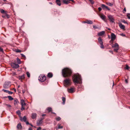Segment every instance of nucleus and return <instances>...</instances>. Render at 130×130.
Masks as SVG:
<instances>
[{"mask_svg":"<svg viewBox=\"0 0 130 130\" xmlns=\"http://www.w3.org/2000/svg\"><path fill=\"white\" fill-rule=\"evenodd\" d=\"M72 73V70L68 68H66L62 70V75L64 77L70 76L71 75Z\"/></svg>","mask_w":130,"mask_h":130,"instance_id":"nucleus-1","label":"nucleus"},{"mask_svg":"<svg viewBox=\"0 0 130 130\" xmlns=\"http://www.w3.org/2000/svg\"><path fill=\"white\" fill-rule=\"evenodd\" d=\"M73 80L75 84H80L82 80L80 75L78 73L74 74L73 77Z\"/></svg>","mask_w":130,"mask_h":130,"instance_id":"nucleus-2","label":"nucleus"},{"mask_svg":"<svg viewBox=\"0 0 130 130\" xmlns=\"http://www.w3.org/2000/svg\"><path fill=\"white\" fill-rule=\"evenodd\" d=\"M71 80L69 78L66 79L64 80V83L66 87H67L71 85Z\"/></svg>","mask_w":130,"mask_h":130,"instance_id":"nucleus-3","label":"nucleus"},{"mask_svg":"<svg viewBox=\"0 0 130 130\" xmlns=\"http://www.w3.org/2000/svg\"><path fill=\"white\" fill-rule=\"evenodd\" d=\"M46 78L45 76L43 75H40L39 76V80L41 82H43L46 80Z\"/></svg>","mask_w":130,"mask_h":130,"instance_id":"nucleus-4","label":"nucleus"},{"mask_svg":"<svg viewBox=\"0 0 130 130\" xmlns=\"http://www.w3.org/2000/svg\"><path fill=\"white\" fill-rule=\"evenodd\" d=\"M11 86V83L10 82H6L4 84L3 87L7 89L9 87Z\"/></svg>","mask_w":130,"mask_h":130,"instance_id":"nucleus-5","label":"nucleus"},{"mask_svg":"<svg viewBox=\"0 0 130 130\" xmlns=\"http://www.w3.org/2000/svg\"><path fill=\"white\" fill-rule=\"evenodd\" d=\"M108 17L110 22L113 23L114 22V19L113 16L109 15H108Z\"/></svg>","mask_w":130,"mask_h":130,"instance_id":"nucleus-6","label":"nucleus"},{"mask_svg":"<svg viewBox=\"0 0 130 130\" xmlns=\"http://www.w3.org/2000/svg\"><path fill=\"white\" fill-rule=\"evenodd\" d=\"M11 65L12 67L14 68H17L19 67V66L18 64L14 63H11Z\"/></svg>","mask_w":130,"mask_h":130,"instance_id":"nucleus-7","label":"nucleus"},{"mask_svg":"<svg viewBox=\"0 0 130 130\" xmlns=\"http://www.w3.org/2000/svg\"><path fill=\"white\" fill-rule=\"evenodd\" d=\"M43 118H41L40 120H39L37 121V124L38 126H39L42 123V120L43 119Z\"/></svg>","mask_w":130,"mask_h":130,"instance_id":"nucleus-8","label":"nucleus"},{"mask_svg":"<svg viewBox=\"0 0 130 130\" xmlns=\"http://www.w3.org/2000/svg\"><path fill=\"white\" fill-rule=\"evenodd\" d=\"M101 7L103 9H107L108 10H110V9L107 6H106L105 5L102 4L101 5Z\"/></svg>","mask_w":130,"mask_h":130,"instance_id":"nucleus-9","label":"nucleus"},{"mask_svg":"<svg viewBox=\"0 0 130 130\" xmlns=\"http://www.w3.org/2000/svg\"><path fill=\"white\" fill-rule=\"evenodd\" d=\"M37 116V114L35 113H33L31 114V117L33 119H36Z\"/></svg>","mask_w":130,"mask_h":130,"instance_id":"nucleus-10","label":"nucleus"},{"mask_svg":"<svg viewBox=\"0 0 130 130\" xmlns=\"http://www.w3.org/2000/svg\"><path fill=\"white\" fill-rule=\"evenodd\" d=\"M74 88H71L70 89H68V91L70 93H72L74 92Z\"/></svg>","mask_w":130,"mask_h":130,"instance_id":"nucleus-11","label":"nucleus"},{"mask_svg":"<svg viewBox=\"0 0 130 130\" xmlns=\"http://www.w3.org/2000/svg\"><path fill=\"white\" fill-rule=\"evenodd\" d=\"M83 23H87L89 24H92L93 23L92 22L91 20H87L85 21H84Z\"/></svg>","mask_w":130,"mask_h":130,"instance_id":"nucleus-12","label":"nucleus"},{"mask_svg":"<svg viewBox=\"0 0 130 130\" xmlns=\"http://www.w3.org/2000/svg\"><path fill=\"white\" fill-rule=\"evenodd\" d=\"M118 24L119 27L121 29H125V27L121 23H119Z\"/></svg>","mask_w":130,"mask_h":130,"instance_id":"nucleus-13","label":"nucleus"},{"mask_svg":"<svg viewBox=\"0 0 130 130\" xmlns=\"http://www.w3.org/2000/svg\"><path fill=\"white\" fill-rule=\"evenodd\" d=\"M111 39H112V40H114L116 38V35L113 33H112L111 34Z\"/></svg>","mask_w":130,"mask_h":130,"instance_id":"nucleus-14","label":"nucleus"},{"mask_svg":"<svg viewBox=\"0 0 130 130\" xmlns=\"http://www.w3.org/2000/svg\"><path fill=\"white\" fill-rule=\"evenodd\" d=\"M100 17L101 19L105 22H106V17L105 15H102L100 16Z\"/></svg>","mask_w":130,"mask_h":130,"instance_id":"nucleus-15","label":"nucleus"},{"mask_svg":"<svg viewBox=\"0 0 130 130\" xmlns=\"http://www.w3.org/2000/svg\"><path fill=\"white\" fill-rule=\"evenodd\" d=\"M26 118L25 116H24L23 118L20 117V120L21 121H23L25 122H26Z\"/></svg>","mask_w":130,"mask_h":130,"instance_id":"nucleus-16","label":"nucleus"},{"mask_svg":"<svg viewBox=\"0 0 130 130\" xmlns=\"http://www.w3.org/2000/svg\"><path fill=\"white\" fill-rule=\"evenodd\" d=\"M105 32L104 31H101V32H99L98 34V36H102L103 35H104V34H105Z\"/></svg>","mask_w":130,"mask_h":130,"instance_id":"nucleus-17","label":"nucleus"},{"mask_svg":"<svg viewBox=\"0 0 130 130\" xmlns=\"http://www.w3.org/2000/svg\"><path fill=\"white\" fill-rule=\"evenodd\" d=\"M22 126L21 125V123H19L17 126V128L18 129H22Z\"/></svg>","mask_w":130,"mask_h":130,"instance_id":"nucleus-18","label":"nucleus"},{"mask_svg":"<svg viewBox=\"0 0 130 130\" xmlns=\"http://www.w3.org/2000/svg\"><path fill=\"white\" fill-rule=\"evenodd\" d=\"M21 103L22 106H24L26 104V103L24 101L23 99L21 100Z\"/></svg>","mask_w":130,"mask_h":130,"instance_id":"nucleus-19","label":"nucleus"},{"mask_svg":"<svg viewBox=\"0 0 130 130\" xmlns=\"http://www.w3.org/2000/svg\"><path fill=\"white\" fill-rule=\"evenodd\" d=\"M2 17L3 18H5L6 17H7V18H9L10 17L9 15H8L6 13H5V14L4 15H3Z\"/></svg>","mask_w":130,"mask_h":130,"instance_id":"nucleus-20","label":"nucleus"},{"mask_svg":"<svg viewBox=\"0 0 130 130\" xmlns=\"http://www.w3.org/2000/svg\"><path fill=\"white\" fill-rule=\"evenodd\" d=\"M112 47H119V45L117 43H116L115 44H112L111 45Z\"/></svg>","mask_w":130,"mask_h":130,"instance_id":"nucleus-21","label":"nucleus"},{"mask_svg":"<svg viewBox=\"0 0 130 130\" xmlns=\"http://www.w3.org/2000/svg\"><path fill=\"white\" fill-rule=\"evenodd\" d=\"M98 40L99 43L100 44H103V42L102 40L101 39V37H99L98 39Z\"/></svg>","mask_w":130,"mask_h":130,"instance_id":"nucleus-22","label":"nucleus"},{"mask_svg":"<svg viewBox=\"0 0 130 130\" xmlns=\"http://www.w3.org/2000/svg\"><path fill=\"white\" fill-rule=\"evenodd\" d=\"M25 78L24 75H23L22 76H19L18 77V78L19 80H22Z\"/></svg>","mask_w":130,"mask_h":130,"instance_id":"nucleus-23","label":"nucleus"},{"mask_svg":"<svg viewBox=\"0 0 130 130\" xmlns=\"http://www.w3.org/2000/svg\"><path fill=\"white\" fill-rule=\"evenodd\" d=\"M53 76L52 74L51 73H49L48 74L47 76L50 78H51Z\"/></svg>","mask_w":130,"mask_h":130,"instance_id":"nucleus-24","label":"nucleus"},{"mask_svg":"<svg viewBox=\"0 0 130 130\" xmlns=\"http://www.w3.org/2000/svg\"><path fill=\"white\" fill-rule=\"evenodd\" d=\"M56 3L59 6L61 5V3L59 0H56Z\"/></svg>","mask_w":130,"mask_h":130,"instance_id":"nucleus-25","label":"nucleus"},{"mask_svg":"<svg viewBox=\"0 0 130 130\" xmlns=\"http://www.w3.org/2000/svg\"><path fill=\"white\" fill-rule=\"evenodd\" d=\"M5 98H8L9 100L10 101H11L13 100V98H12L11 96H8L7 97H6Z\"/></svg>","mask_w":130,"mask_h":130,"instance_id":"nucleus-26","label":"nucleus"},{"mask_svg":"<svg viewBox=\"0 0 130 130\" xmlns=\"http://www.w3.org/2000/svg\"><path fill=\"white\" fill-rule=\"evenodd\" d=\"M63 2L64 3L66 4H68L69 3V1L68 0H63Z\"/></svg>","mask_w":130,"mask_h":130,"instance_id":"nucleus-27","label":"nucleus"},{"mask_svg":"<svg viewBox=\"0 0 130 130\" xmlns=\"http://www.w3.org/2000/svg\"><path fill=\"white\" fill-rule=\"evenodd\" d=\"M0 11L2 13L5 14V13L7 12L6 11H5L4 10L2 9H0Z\"/></svg>","mask_w":130,"mask_h":130,"instance_id":"nucleus-28","label":"nucleus"},{"mask_svg":"<svg viewBox=\"0 0 130 130\" xmlns=\"http://www.w3.org/2000/svg\"><path fill=\"white\" fill-rule=\"evenodd\" d=\"M62 100L63 101L62 103L63 104H65V102L66 101L65 98L64 97H62Z\"/></svg>","mask_w":130,"mask_h":130,"instance_id":"nucleus-29","label":"nucleus"},{"mask_svg":"<svg viewBox=\"0 0 130 130\" xmlns=\"http://www.w3.org/2000/svg\"><path fill=\"white\" fill-rule=\"evenodd\" d=\"M106 4L110 6H111L113 5V4L107 2L106 3Z\"/></svg>","mask_w":130,"mask_h":130,"instance_id":"nucleus-30","label":"nucleus"},{"mask_svg":"<svg viewBox=\"0 0 130 130\" xmlns=\"http://www.w3.org/2000/svg\"><path fill=\"white\" fill-rule=\"evenodd\" d=\"M48 110V112H51L52 111V108H51L50 107H48L47 108V109Z\"/></svg>","mask_w":130,"mask_h":130,"instance_id":"nucleus-31","label":"nucleus"},{"mask_svg":"<svg viewBox=\"0 0 130 130\" xmlns=\"http://www.w3.org/2000/svg\"><path fill=\"white\" fill-rule=\"evenodd\" d=\"M119 47H117L116 48H114V50L116 52H117L118 50H119Z\"/></svg>","mask_w":130,"mask_h":130,"instance_id":"nucleus-32","label":"nucleus"},{"mask_svg":"<svg viewBox=\"0 0 130 130\" xmlns=\"http://www.w3.org/2000/svg\"><path fill=\"white\" fill-rule=\"evenodd\" d=\"M58 126L57 128L58 129H61L62 128H63V126H60V124H58Z\"/></svg>","mask_w":130,"mask_h":130,"instance_id":"nucleus-33","label":"nucleus"},{"mask_svg":"<svg viewBox=\"0 0 130 130\" xmlns=\"http://www.w3.org/2000/svg\"><path fill=\"white\" fill-rule=\"evenodd\" d=\"M17 61L18 63L19 64H20L21 63V61H20V60L18 58H17Z\"/></svg>","mask_w":130,"mask_h":130,"instance_id":"nucleus-34","label":"nucleus"},{"mask_svg":"<svg viewBox=\"0 0 130 130\" xmlns=\"http://www.w3.org/2000/svg\"><path fill=\"white\" fill-rule=\"evenodd\" d=\"M18 102L17 99L15 100L14 101V104L15 105H16Z\"/></svg>","mask_w":130,"mask_h":130,"instance_id":"nucleus-35","label":"nucleus"},{"mask_svg":"<svg viewBox=\"0 0 130 130\" xmlns=\"http://www.w3.org/2000/svg\"><path fill=\"white\" fill-rule=\"evenodd\" d=\"M61 119V118L60 117H57L56 118V119L57 121H59Z\"/></svg>","mask_w":130,"mask_h":130,"instance_id":"nucleus-36","label":"nucleus"},{"mask_svg":"<svg viewBox=\"0 0 130 130\" xmlns=\"http://www.w3.org/2000/svg\"><path fill=\"white\" fill-rule=\"evenodd\" d=\"M127 17L128 18L130 19V14L129 13H128L127 14Z\"/></svg>","mask_w":130,"mask_h":130,"instance_id":"nucleus-37","label":"nucleus"},{"mask_svg":"<svg viewBox=\"0 0 130 130\" xmlns=\"http://www.w3.org/2000/svg\"><path fill=\"white\" fill-rule=\"evenodd\" d=\"M90 2L91 3V4H93L94 2V1H93L92 0H89Z\"/></svg>","mask_w":130,"mask_h":130,"instance_id":"nucleus-38","label":"nucleus"},{"mask_svg":"<svg viewBox=\"0 0 130 130\" xmlns=\"http://www.w3.org/2000/svg\"><path fill=\"white\" fill-rule=\"evenodd\" d=\"M100 44V47L102 48H104V46L103 45V44Z\"/></svg>","mask_w":130,"mask_h":130,"instance_id":"nucleus-39","label":"nucleus"},{"mask_svg":"<svg viewBox=\"0 0 130 130\" xmlns=\"http://www.w3.org/2000/svg\"><path fill=\"white\" fill-rule=\"evenodd\" d=\"M26 74L28 77H30V74L28 72H27Z\"/></svg>","mask_w":130,"mask_h":130,"instance_id":"nucleus-40","label":"nucleus"},{"mask_svg":"<svg viewBox=\"0 0 130 130\" xmlns=\"http://www.w3.org/2000/svg\"><path fill=\"white\" fill-rule=\"evenodd\" d=\"M16 52L17 53H20L21 52V50L18 49L16 50Z\"/></svg>","mask_w":130,"mask_h":130,"instance_id":"nucleus-41","label":"nucleus"},{"mask_svg":"<svg viewBox=\"0 0 130 130\" xmlns=\"http://www.w3.org/2000/svg\"><path fill=\"white\" fill-rule=\"evenodd\" d=\"M125 68L127 69H128L130 68V67L127 65H126Z\"/></svg>","mask_w":130,"mask_h":130,"instance_id":"nucleus-42","label":"nucleus"},{"mask_svg":"<svg viewBox=\"0 0 130 130\" xmlns=\"http://www.w3.org/2000/svg\"><path fill=\"white\" fill-rule=\"evenodd\" d=\"M3 91L4 92H6L7 93H8V92L9 91L8 90L5 89H3Z\"/></svg>","mask_w":130,"mask_h":130,"instance_id":"nucleus-43","label":"nucleus"},{"mask_svg":"<svg viewBox=\"0 0 130 130\" xmlns=\"http://www.w3.org/2000/svg\"><path fill=\"white\" fill-rule=\"evenodd\" d=\"M17 113H18L19 115H20L21 114L20 111V110H18L16 112Z\"/></svg>","mask_w":130,"mask_h":130,"instance_id":"nucleus-44","label":"nucleus"},{"mask_svg":"<svg viewBox=\"0 0 130 130\" xmlns=\"http://www.w3.org/2000/svg\"><path fill=\"white\" fill-rule=\"evenodd\" d=\"M113 41L114 40H112V39H111V40L109 41V43L112 44L113 43Z\"/></svg>","mask_w":130,"mask_h":130,"instance_id":"nucleus-45","label":"nucleus"},{"mask_svg":"<svg viewBox=\"0 0 130 130\" xmlns=\"http://www.w3.org/2000/svg\"><path fill=\"white\" fill-rule=\"evenodd\" d=\"M121 21L124 23H127L124 20H123Z\"/></svg>","mask_w":130,"mask_h":130,"instance_id":"nucleus-46","label":"nucleus"},{"mask_svg":"<svg viewBox=\"0 0 130 130\" xmlns=\"http://www.w3.org/2000/svg\"><path fill=\"white\" fill-rule=\"evenodd\" d=\"M21 55L22 56V57H23L25 58H26L25 56V55H24L23 54H21Z\"/></svg>","mask_w":130,"mask_h":130,"instance_id":"nucleus-47","label":"nucleus"},{"mask_svg":"<svg viewBox=\"0 0 130 130\" xmlns=\"http://www.w3.org/2000/svg\"><path fill=\"white\" fill-rule=\"evenodd\" d=\"M0 52H4V51H3V50L2 48L0 46Z\"/></svg>","mask_w":130,"mask_h":130,"instance_id":"nucleus-48","label":"nucleus"},{"mask_svg":"<svg viewBox=\"0 0 130 130\" xmlns=\"http://www.w3.org/2000/svg\"><path fill=\"white\" fill-rule=\"evenodd\" d=\"M8 93L10 94H12L13 93V92H12L9 91Z\"/></svg>","mask_w":130,"mask_h":130,"instance_id":"nucleus-49","label":"nucleus"},{"mask_svg":"<svg viewBox=\"0 0 130 130\" xmlns=\"http://www.w3.org/2000/svg\"><path fill=\"white\" fill-rule=\"evenodd\" d=\"M25 109V108L23 107V106H22L21 108V110H23Z\"/></svg>","mask_w":130,"mask_h":130,"instance_id":"nucleus-50","label":"nucleus"},{"mask_svg":"<svg viewBox=\"0 0 130 130\" xmlns=\"http://www.w3.org/2000/svg\"><path fill=\"white\" fill-rule=\"evenodd\" d=\"M6 105L8 107H10L11 106L9 104H6Z\"/></svg>","mask_w":130,"mask_h":130,"instance_id":"nucleus-51","label":"nucleus"},{"mask_svg":"<svg viewBox=\"0 0 130 130\" xmlns=\"http://www.w3.org/2000/svg\"><path fill=\"white\" fill-rule=\"evenodd\" d=\"M120 35L122 36H125V35L123 33L121 34H120Z\"/></svg>","mask_w":130,"mask_h":130,"instance_id":"nucleus-52","label":"nucleus"},{"mask_svg":"<svg viewBox=\"0 0 130 130\" xmlns=\"http://www.w3.org/2000/svg\"><path fill=\"white\" fill-rule=\"evenodd\" d=\"M93 27L94 28H98V27H97L95 25H93Z\"/></svg>","mask_w":130,"mask_h":130,"instance_id":"nucleus-53","label":"nucleus"},{"mask_svg":"<svg viewBox=\"0 0 130 130\" xmlns=\"http://www.w3.org/2000/svg\"><path fill=\"white\" fill-rule=\"evenodd\" d=\"M98 9L99 11H101L102 10V8L100 7H99L98 8Z\"/></svg>","mask_w":130,"mask_h":130,"instance_id":"nucleus-54","label":"nucleus"},{"mask_svg":"<svg viewBox=\"0 0 130 130\" xmlns=\"http://www.w3.org/2000/svg\"><path fill=\"white\" fill-rule=\"evenodd\" d=\"M41 129V128L40 127H39L37 129V130H40Z\"/></svg>","mask_w":130,"mask_h":130,"instance_id":"nucleus-55","label":"nucleus"},{"mask_svg":"<svg viewBox=\"0 0 130 130\" xmlns=\"http://www.w3.org/2000/svg\"><path fill=\"white\" fill-rule=\"evenodd\" d=\"M26 123V124L27 125H28V124H29V123L28 122H27V121H26V122H25Z\"/></svg>","mask_w":130,"mask_h":130,"instance_id":"nucleus-56","label":"nucleus"},{"mask_svg":"<svg viewBox=\"0 0 130 130\" xmlns=\"http://www.w3.org/2000/svg\"><path fill=\"white\" fill-rule=\"evenodd\" d=\"M12 90H14L15 92H16V90L14 88H13L12 89Z\"/></svg>","mask_w":130,"mask_h":130,"instance_id":"nucleus-57","label":"nucleus"},{"mask_svg":"<svg viewBox=\"0 0 130 130\" xmlns=\"http://www.w3.org/2000/svg\"><path fill=\"white\" fill-rule=\"evenodd\" d=\"M109 52H110V53H111L113 54V52L112 51H109Z\"/></svg>","mask_w":130,"mask_h":130,"instance_id":"nucleus-58","label":"nucleus"},{"mask_svg":"<svg viewBox=\"0 0 130 130\" xmlns=\"http://www.w3.org/2000/svg\"><path fill=\"white\" fill-rule=\"evenodd\" d=\"M25 92V90H22V92L23 93H24Z\"/></svg>","mask_w":130,"mask_h":130,"instance_id":"nucleus-59","label":"nucleus"},{"mask_svg":"<svg viewBox=\"0 0 130 130\" xmlns=\"http://www.w3.org/2000/svg\"><path fill=\"white\" fill-rule=\"evenodd\" d=\"M28 130H32V129L31 127H29V128Z\"/></svg>","mask_w":130,"mask_h":130,"instance_id":"nucleus-60","label":"nucleus"},{"mask_svg":"<svg viewBox=\"0 0 130 130\" xmlns=\"http://www.w3.org/2000/svg\"><path fill=\"white\" fill-rule=\"evenodd\" d=\"M45 116H46V115L45 114H43L42 115V117H44Z\"/></svg>","mask_w":130,"mask_h":130,"instance_id":"nucleus-61","label":"nucleus"},{"mask_svg":"<svg viewBox=\"0 0 130 130\" xmlns=\"http://www.w3.org/2000/svg\"><path fill=\"white\" fill-rule=\"evenodd\" d=\"M123 11L125 12L126 11V9L125 8H124L123 9Z\"/></svg>","mask_w":130,"mask_h":130,"instance_id":"nucleus-62","label":"nucleus"},{"mask_svg":"<svg viewBox=\"0 0 130 130\" xmlns=\"http://www.w3.org/2000/svg\"><path fill=\"white\" fill-rule=\"evenodd\" d=\"M125 81V82H126V83H128V82H127V79H126Z\"/></svg>","mask_w":130,"mask_h":130,"instance_id":"nucleus-63","label":"nucleus"},{"mask_svg":"<svg viewBox=\"0 0 130 130\" xmlns=\"http://www.w3.org/2000/svg\"><path fill=\"white\" fill-rule=\"evenodd\" d=\"M68 0L69 1H72V2H73V1H74L73 0Z\"/></svg>","mask_w":130,"mask_h":130,"instance_id":"nucleus-64","label":"nucleus"}]
</instances>
